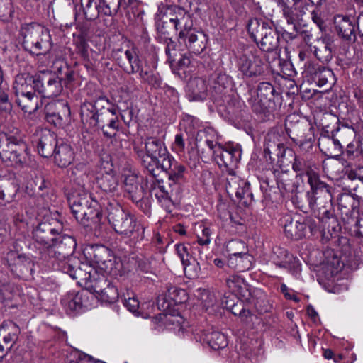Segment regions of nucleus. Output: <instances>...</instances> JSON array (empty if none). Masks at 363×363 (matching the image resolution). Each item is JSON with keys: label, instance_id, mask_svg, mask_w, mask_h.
I'll use <instances>...</instances> for the list:
<instances>
[{"label": "nucleus", "instance_id": "nucleus-1", "mask_svg": "<svg viewBox=\"0 0 363 363\" xmlns=\"http://www.w3.org/2000/svg\"><path fill=\"white\" fill-rule=\"evenodd\" d=\"M197 143H203L213 151V155L218 166L227 169L226 191L229 195H235L240 201L246 203L252 199L250 183L238 176L234 168L237 167L241 158V149L238 145L228 143L223 145L217 142V136L212 129H203L197 132Z\"/></svg>", "mask_w": 363, "mask_h": 363}, {"label": "nucleus", "instance_id": "nucleus-2", "mask_svg": "<svg viewBox=\"0 0 363 363\" xmlns=\"http://www.w3.org/2000/svg\"><path fill=\"white\" fill-rule=\"evenodd\" d=\"M133 149L140 160L143 167L154 177L157 176L162 160L172 156L164 143L155 137L145 139L144 148L142 143L139 144L134 142Z\"/></svg>", "mask_w": 363, "mask_h": 363}, {"label": "nucleus", "instance_id": "nucleus-3", "mask_svg": "<svg viewBox=\"0 0 363 363\" xmlns=\"http://www.w3.org/2000/svg\"><path fill=\"white\" fill-rule=\"evenodd\" d=\"M0 159L6 165L24 167L32 165L26 143L19 135L0 133Z\"/></svg>", "mask_w": 363, "mask_h": 363}, {"label": "nucleus", "instance_id": "nucleus-4", "mask_svg": "<svg viewBox=\"0 0 363 363\" xmlns=\"http://www.w3.org/2000/svg\"><path fill=\"white\" fill-rule=\"evenodd\" d=\"M22 45L30 53L40 55L47 54L52 48L50 30L45 26L32 22L21 26Z\"/></svg>", "mask_w": 363, "mask_h": 363}, {"label": "nucleus", "instance_id": "nucleus-5", "mask_svg": "<svg viewBox=\"0 0 363 363\" xmlns=\"http://www.w3.org/2000/svg\"><path fill=\"white\" fill-rule=\"evenodd\" d=\"M68 201L72 213L78 222L86 225L89 220L94 223L100 221L102 213L99 203L88 192L83 191L82 194H72Z\"/></svg>", "mask_w": 363, "mask_h": 363}, {"label": "nucleus", "instance_id": "nucleus-6", "mask_svg": "<svg viewBox=\"0 0 363 363\" xmlns=\"http://www.w3.org/2000/svg\"><path fill=\"white\" fill-rule=\"evenodd\" d=\"M116 107L107 97L103 94L96 96L91 101L84 102L81 106V119L83 123L95 127L99 121H104V116L110 115L116 111Z\"/></svg>", "mask_w": 363, "mask_h": 363}, {"label": "nucleus", "instance_id": "nucleus-7", "mask_svg": "<svg viewBox=\"0 0 363 363\" xmlns=\"http://www.w3.org/2000/svg\"><path fill=\"white\" fill-rule=\"evenodd\" d=\"M107 218L116 233L125 238H135V234L139 230V225L130 213L117 206L109 210Z\"/></svg>", "mask_w": 363, "mask_h": 363}, {"label": "nucleus", "instance_id": "nucleus-8", "mask_svg": "<svg viewBox=\"0 0 363 363\" xmlns=\"http://www.w3.org/2000/svg\"><path fill=\"white\" fill-rule=\"evenodd\" d=\"M95 303L94 294L86 290L79 292L69 291L61 299V304L69 315H74L91 309L94 306Z\"/></svg>", "mask_w": 363, "mask_h": 363}, {"label": "nucleus", "instance_id": "nucleus-9", "mask_svg": "<svg viewBox=\"0 0 363 363\" xmlns=\"http://www.w3.org/2000/svg\"><path fill=\"white\" fill-rule=\"evenodd\" d=\"M98 5L93 6V0H88L83 8L84 17L88 21L94 20L99 13L113 16L120 8L125 9L134 0H99Z\"/></svg>", "mask_w": 363, "mask_h": 363}, {"label": "nucleus", "instance_id": "nucleus-10", "mask_svg": "<svg viewBox=\"0 0 363 363\" xmlns=\"http://www.w3.org/2000/svg\"><path fill=\"white\" fill-rule=\"evenodd\" d=\"M149 191L151 196L155 197L162 208L167 212L172 211L174 201H178L181 197L182 188L175 186V188L169 187L170 191L166 189L162 180L152 179L149 182Z\"/></svg>", "mask_w": 363, "mask_h": 363}, {"label": "nucleus", "instance_id": "nucleus-11", "mask_svg": "<svg viewBox=\"0 0 363 363\" xmlns=\"http://www.w3.org/2000/svg\"><path fill=\"white\" fill-rule=\"evenodd\" d=\"M303 74L314 81L319 87L328 86L331 88L336 81L331 69L313 61L305 63Z\"/></svg>", "mask_w": 363, "mask_h": 363}, {"label": "nucleus", "instance_id": "nucleus-12", "mask_svg": "<svg viewBox=\"0 0 363 363\" xmlns=\"http://www.w3.org/2000/svg\"><path fill=\"white\" fill-rule=\"evenodd\" d=\"M35 90L44 98L57 96L62 90L61 80L52 72H41L37 74Z\"/></svg>", "mask_w": 363, "mask_h": 363}, {"label": "nucleus", "instance_id": "nucleus-13", "mask_svg": "<svg viewBox=\"0 0 363 363\" xmlns=\"http://www.w3.org/2000/svg\"><path fill=\"white\" fill-rule=\"evenodd\" d=\"M77 246L75 239L67 235H60L53 240L47 252L49 257L52 259L57 258L68 257L72 255Z\"/></svg>", "mask_w": 363, "mask_h": 363}, {"label": "nucleus", "instance_id": "nucleus-14", "mask_svg": "<svg viewBox=\"0 0 363 363\" xmlns=\"http://www.w3.org/2000/svg\"><path fill=\"white\" fill-rule=\"evenodd\" d=\"M179 41L191 53L199 55L206 49L208 38L204 33L191 27L185 31H179Z\"/></svg>", "mask_w": 363, "mask_h": 363}, {"label": "nucleus", "instance_id": "nucleus-15", "mask_svg": "<svg viewBox=\"0 0 363 363\" xmlns=\"http://www.w3.org/2000/svg\"><path fill=\"white\" fill-rule=\"evenodd\" d=\"M275 89L269 82H261L259 84L257 93V98L250 99L249 104L254 111L257 113L264 112L272 107L274 104Z\"/></svg>", "mask_w": 363, "mask_h": 363}, {"label": "nucleus", "instance_id": "nucleus-16", "mask_svg": "<svg viewBox=\"0 0 363 363\" xmlns=\"http://www.w3.org/2000/svg\"><path fill=\"white\" fill-rule=\"evenodd\" d=\"M238 69L247 77L261 75L264 72V63L262 59L252 53H243L238 57Z\"/></svg>", "mask_w": 363, "mask_h": 363}, {"label": "nucleus", "instance_id": "nucleus-17", "mask_svg": "<svg viewBox=\"0 0 363 363\" xmlns=\"http://www.w3.org/2000/svg\"><path fill=\"white\" fill-rule=\"evenodd\" d=\"M165 172L168 174L169 187L175 188V186H181V183L184 179L186 167L179 163L175 159L171 156L167 160H163L160 169Z\"/></svg>", "mask_w": 363, "mask_h": 363}, {"label": "nucleus", "instance_id": "nucleus-18", "mask_svg": "<svg viewBox=\"0 0 363 363\" xmlns=\"http://www.w3.org/2000/svg\"><path fill=\"white\" fill-rule=\"evenodd\" d=\"M270 260L279 268H294V273L296 274H299L301 272V266L298 259L283 247H274L272 253L270 255Z\"/></svg>", "mask_w": 363, "mask_h": 363}, {"label": "nucleus", "instance_id": "nucleus-19", "mask_svg": "<svg viewBox=\"0 0 363 363\" xmlns=\"http://www.w3.org/2000/svg\"><path fill=\"white\" fill-rule=\"evenodd\" d=\"M165 16L176 30L185 31L193 27V21L190 14L180 6L168 7Z\"/></svg>", "mask_w": 363, "mask_h": 363}, {"label": "nucleus", "instance_id": "nucleus-20", "mask_svg": "<svg viewBox=\"0 0 363 363\" xmlns=\"http://www.w3.org/2000/svg\"><path fill=\"white\" fill-rule=\"evenodd\" d=\"M280 222L286 237L298 240L306 236V224L303 223V218L298 216L293 218L291 215H285Z\"/></svg>", "mask_w": 363, "mask_h": 363}, {"label": "nucleus", "instance_id": "nucleus-21", "mask_svg": "<svg viewBox=\"0 0 363 363\" xmlns=\"http://www.w3.org/2000/svg\"><path fill=\"white\" fill-rule=\"evenodd\" d=\"M118 108L116 111L110 113V115L104 116L105 117L104 121H99V126L101 130L103 135L111 139V143L116 145V149L121 147V143L117 138V131L119 129V120L117 114Z\"/></svg>", "mask_w": 363, "mask_h": 363}, {"label": "nucleus", "instance_id": "nucleus-22", "mask_svg": "<svg viewBox=\"0 0 363 363\" xmlns=\"http://www.w3.org/2000/svg\"><path fill=\"white\" fill-rule=\"evenodd\" d=\"M335 28L338 35L349 43L356 41V22L348 16L338 15L335 16Z\"/></svg>", "mask_w": 363, "mask_h": 363}, {"label": "nucleus", "instance_id": "nucleus-23", "mask_svg": "<svg viewBox=\"0 0 363 363\" xmlns=\"http://www.w3.org/2000/svg\"><path fill=\"white\" fill-rule=\"evenodd\" d=\"M360 154L359 145L355 147L352 143L347 144V148L345 155L347 160L342 162V164L348 172V177L350 179H358L363 182V167H357L356 164L352 162Z\"/></svg>", "mask_w": 363, "mask_h": 363}, {"label": "nucleus", "instance_id": "nucleus-24", "mask_svg": "<svg viewBox=\"0 0 363 363\" xmlns=\"http://www.w3.org/2000/svg\"><path fill=\"white\" fill-rule=\"evenodd\" d=\"M96 184L101 191L114 196L118 194V179L114 170L111 172H96Z\"/></svg>", "mask_w": 363, "mask_h": 363}, {"label": "nucleus", "instance_id": "nucleus-25", "mask_svg": "<svg viewBox=\"0 0 363 363\" xmlns=\"http://www.w3.org/2000/svg\"><path fill=\"white\" fill-rule=\"evenodd\" d=\"M59 145L56 135L50 130H41L37 143V150L43 157H52L55 151V147Z\"/></svg>", "mask_w": 363, "mask_h": 363}, {"label": "nucleus", "instance_id": "nucleus-26", "mask_svg": "<svg viewBox=\"0 0 363 363\" xmlns=\"http://www.w3.org/2000/svg\"><path fill=\"white\" fill-rule=\"evenodd\" d=\"M225 281L230 291L238 298L246 301L250 298L251 293L248 289L249 286L241 275L230 274Z\"/></svg>", "mask_w": 363, "mask_h": 363}, {"label": "nucleus", "instance_id": "nucleus-27", "mask_svg": "<svg viewBox=\"0 0 363 363\" xmlns=\"http://www.w3.org/2000/svg\"><path fill=\"white\" fill-rule=\"evenodd\" d=\"M59 231L54 228L49 223H40L33 231L35 240L46 247L51 244Z\"/></svg>", "mask_w": 363, "mask_h": 363}, {"label": "nucleus", "instance_id": "nucleus-28", "mask_svg": "<svg viewBox=\"0 0 363 363\" xmlns=\"http://www.w3.org/2000/svg\"><path fill=\"white\" fill-rule=\"evenodd\" d=\"M276 178L278 189L281 194L285 195L289 193H295L297 191L298 185L293 181V175L289 170L276 169L274 172Z\"/></svg>", "mask_w": 363, "mask_h": 363}, {"label": "nucleus", "instance_id": "nucleus-29", "mask_svg": "<svg viewBox=\"0 0 363 363\" xmlns=\"http://www.w3.org/2000/svg\"><path fill=\"white\" fill-rule=\"evenodd\" d=\"M277 137V135L274 133L268 134L264 145L265 156H269V159L273 160L274 159L272 158V155L277 156L279 160L285 157L287 151H291L284 143L277 141L276 138Z\"/></svg>", "mask_w": 363, "mask_h": 363}, {"label": "nucleus", "instance_id": "nucleus-30", "mask_svg": "<svg viewBox=\"0 0 363 363\" xmlns=\"http://www.w3.org/2000/svg\"><path fill=\"white\" fill-rule=\"evenodd\" d=\"M165 299L168 302V306H172L173 313L178 314L179 308L188 299L189 296L186 290L176 286H169L165 294Z\"/></svg>", "mask_w": 363, "mask_h": 363}, {"label": "nucleus", "instance_id": "nucleus-31", "mask_svg": "<svg viewBox=\"0 0 363 363\" xmlns=\"http://www.w3.org/2000/svg\"><path fill=\"white\" fill-rule=\"evenodd\" d=\"M123 188L133 202L140 201L144 196L143 186L135 174H124Z\"/></svg>", "mask_w": 363, "mask_h": 363}, {"label": "nucleus", "instance_id": "nucleus-32", "mask_svg": "<svg viewBox=\"0 0 363 363\" xmlns=\"http://www.w3.org/2000/svg\"><path fill=\"white\" fill-rule=\"evenodd\" d=\"M55 148L52 156L54 157V162L59 167H67L72 163L74 159V153L69 144L61 143Z\"/></svg>", "mask_w": 363, "mask_h": 363}, {"label": "nucleus", "instance_id": "nucleus-33", "mask_svg": "<svg viewBox=\"0 0 363 363\" xmlns=\"http://www.w3.org/2000/svg\"><path fill=\"white\" fill-rule=\"evenodd\" d=\"M36 80L37 74L35 76H30L28 74H18L13 84L16 96L36 91Z\"/></svg>", "mask_w": 363, "mask_h": 363}, {"label": "nucleus", "instance_id": "nucleus-34", "mask_svg": "<svg viewBox=\"0 0 363 363\" xmlns=\"http://www.w3.org/2000/svg\"><path fill=\"white\" fill-rule=\"evenodd\" d=\"M292 169L297 173V177L307 176L308 182L318 176L315 170V165L303 157L296 156L294 157Z\"/></svg>", "mask_w": 363, "mask_h": 363}, {"label": "nucleus", "instance_id": "nucleus-35", "mask_svg": "<svg viewBox=\"0 0 363 363\" xmlns=\"http://www.w3.org/2000/svg\"><path fill=\"white\" fill-rule=\"evenodd\" d=\"M272 28V23L262 18H252L247 23L248 33L255 43Z\"/></svg>", "mask_w": 363, "mask_h": 363}, {"label": "nucleus", "instance_id": "nucleus-36", "mask_svg": "<svg viewBox=\"0 0 363 363\" xmlns=\"http://www.w3.org/2000/svg\"><path fill=\"white\" fill-rule=\"evenodd\" d=\"M16 101L19 107L25 113H32L35 112L42 105V101L34 92L17 95Z\"/></svg>", "mask_w": 363, "mask_h": 363}, {"label": "nucleus", "instance_id": "nucleus-37", "mask_svg": "<svg viewBox=\"0 0 363 363\" xmlns=\"http://www.w3.org/2000/svg\"><path fill=\"white\" fill-rule=\"evenodd\" d=\"M320 150L330 157L340 155L342 152V144L338 138L333 137H323L318 140Z\"/></svg>", "mask_w": 363, "mask_h": 363}, {"label": "nucleus", "instance_id": "nucleus-38", "mask_svg": "<svg viewBox=\"0 0 363 363\" xmlns=\"http://www.w3.org/2000/svg\"><path fill=\"white\" fill-rule=\"evenodd\" d=\"M97 270L87 263H80L77 265L74 271L70 274L73 279H79L84 281L89 286V284L96 275Z\"/></svg>", "mask_w": 363, "mask_h": 363}, {"label": "nucleus", "instance_id": "nucleus-39", "mask_svg": "<svg viewBox=\"0 0 363 363\" xmlns=\"http://www.w3.org/2000/svg\"><path fill=\"white\" fill-rule=\"evenodd\" d=\"M90 250L89 254L94 262L101 268H107L108 264L111 262V250L102 245H93Z\"/></svg>", "mask_w": 363, "mask_h": 363}, {"label": "nucleus", "instance_id": "nucleus-40", "mask_svg": "<svg viewBox=\"0 0 363 363\" xmlns=\"http://www.w3.org/2000/svg\"><path fill=\"white\" fill-rule=\"evenodd\" d=\"M256 44L264 52H272L279 48V35L273 27Z\"/></svg>", "mask_w": 363, "mask_h": 363}, {"label": "nucleus", "instance_id": "nucleus-41", "mask_svg": "<svg viewBox=\"0 0 363 363\" xmlns=\"http://www.w3.org/2000/svg\"><path fill=\"white\" fill-rule=\"evenodd\" d=\"M332 194H324L322 197H310L307 199L311 208L318 211V215L321 216V213H330L329 211L333 210Z\"/></svg>", "mask_w": 363, "mask_h": 363}, {"label": "nucleus", "instance_id": "nucleus-42", "mask_svg": "<svg viewBox=\"0 0 363 363\" xmlns=\"http://www.w3.org/2000/svg\"><path fill=\"white\" fill-rule=\"evenodd\" d=\"M188 88L194 100H203L207 96L208 83L203 77L191 79L188 83Z\"/></svg>", "mask_w": 363, "mask_h": 363}, {"label": "nucleus", "instance_id": "nucleus-43", "mask_svg": "<svg viewBox=\"0 0 363 363\" xmlns=\"http://www.w3.org/2000/svg\"><path fill=\"white\" fill-rule=\"evenodd\" d=\"M311 50L320 61L328 62L332 59L330 44L325 38H318Z\"/></svg>", "mask_w": 363, "mask_h": 363}, {"label": "nucleus", "instance_id": "nucleus-44", "mask_svg": "<svg viewBox=\"0 0 363 363\" xmlns=\"http://www.w3.org/2000/svg\"><path fill=\"white\" fill-rule=\"evenodd\" d=\"M311 190L306 193V198L322 197L324 194H332V187L320 179L319 175L308 182Z\"/></svg>", "mask_w": 363, "mask_h": 363}, {"label": "nucleus", "instance_id": "nucleus-45", "mask_svg": "<svg viewBox=\"0 0 363 363\" xmlns=\"http://www.w3.org/2000/svg\"><path fill=\"white\" fill-rule=\"evenodd\" d=\"M252 257L247 253H242L236 257H230L228 259V266L239 272H245L252 266Z\"/></svg>", "mask_w": 363, "mask_h": 363}, {"label": "nucleus", "instance_id": "nucleus-46", "mask_svg": "<svg viewBox=\"0 0 363 363\" xmlns=\"http://www.w3.org/2000/svg\"><path fill=\"white\" fill-rule=\"evenodd\" d=\"M51 262L55 269L61 271L69 276L77 265L79 264V260L73 255H69L68 257L52 259Z\"/></svg>", "mask_w": 363, "mask_h": 363}, {"label": "nucleus", "instance_id": "nucleus-47", "mask_svg": "<svg viewBox=\"0 0 363 363\" xmlns=\"http://www.w3.org/2000/svg\"><path fill=\"white\" fill-rule=\"evenodd\" d=\"M124 54L129 64L128 66L123 67L124 72L129 74L138 73L143 63L140 59L136 50L134 48L128 49L125 51Z\"/></svg>", "mask_w": 363, "mask_h": 363}, {"label": "nucleus", "instance_id": "nucleus-48", "mask_svg": "<svg viewBox=\"0 0 363 363\" xmlns=\"http://www.w3.org/2000/svg\"><path fill=\"white\" fill-rule=\"evenodd\" d=\"M309 6V4H306L305 6L306 9H308ZM282 12L287 23L291 25L294 28L298 26L297 23L299 21L300 16L305 13L304 7L300 9L296 7L289 6L286 4H282Z\"/></svg>", "mask_w": 363, "mask_h": 363}, {"label": "nucleus", "instance_id": "nucleus-49", "mask_svg": "<svg viewBox=\"0 0 363 363\" xmlns=\"http://www.w3.org/2000/svg\"><path fill=\"white\" fill-rule=\"evenodd\" d=\"M203 341L214 350L223 349L228 345V340L225 335L218 331H213L205 335Z\"/></svg>", "mask_w": 363, "mask_h": 363}, {"label": "nucleus", "instance_id": "nucleus-50", "mask_svg": "<svg viewBox=\"0 0 363 363\" xmlns=\"http://www.w3.org/2000/svg\"><path fill=\"white\" fill-rule=\"evenodd\" d=\"M330 213H321V216H318L320 220L323 231L325 233H330L333 235V233H336L340 230V225L337 218L333 214V210L329 211Z\"/></svg>", "mask_w": 363, "mask_h": 363}, {"label": "nucleus", "instance_id": "nucleus-51", "mask_svg": "<svg viewBox=\"0 0 363 363\" xmlns=\"http://www.w3.org/2000/svg\"><path fill=\"white\" fill-rule=\"evenodd\" d=\"M226 251L228 252V257H236L242 253L247 252L245 243L240 240H231L225 245Z\"/></svg>", "mask_w": 363, "mask_h": 363}, {"label": "nucleus", "instance_id": "nucleus-52", "mask_svg": "<svg viewBox=\"0 0 363 363\" xmlns=\"http://www.w3.org/2000/svg\"><path fill=\"white\" fill-rule=\"evenodd\" d=\"M110 282L104 274L97 272L89 287L93 290L94 293L99 296L106 289V287L110 285Z\"/></svg>", "mask_w": 363, "mask_h": 363}, {"label": "nucleus", "instance_id": "nucleus-53", "mask_svg": "<svg viewBox=\"0 0 363 363\" xmlns=\"http://www.w3.org/2000/svg\"><path fill=\"white\" fill-rule=\"evenodd\" d=\"M63 108L64 113L62 115H70V108L67 102L63 101H53L48 102L45 106V118L52 113Z\"/></svg>", "mask_w": 363, "mask_h": 363}, {"label": "nucleus", "instance_id": "nucleus-54", "mask_svg": "<svg viewBox=\"0 0 363 363\" xmlns=\"http://www.w3.org/2000/svg\"><path fill=\"white\" fill-rule=\"evenodd\" d=\"M182 265L185 275L189 279H195L199 276L201 272L200 264L194 257L191 258L189 262H186Z\"/></svg>", "mask_w": 363, "mask_h": 363}, {"label": "nucleus", "instance_id": "nucleus-55", "mask_svg": "<svg viewBox=\"0 0 363 363\" xmlns=\"http://www.w3.org/2000/svg\"><path fill=\"white\" fill-rule=\"evenodd\" d=\"M100 299L106 303H114L119 298V294L116 286L110 282V285L99 296Z\"/></svg>", "mask_w": 363, "mask_h": 363}, {"label": "nucleus", "instance_id": "nucleus-56", "mask_svg": "<svg viewBox=\"0 0 363 363\" xmlns=\"http://www.w3.org/2000/svg\"><path fill=\"white\" fill-rule=\"evenodd\" d=\"M339 206L342 210L346 209L345 213L347 214L355 210L358 207V202L350 195H342L339 199Z\"/></svg>", "mask_w": 363, "mask_h": 363}, {"label": "nucleus", "instance_id": "nucleus-57", "mask_svg": "<svg viewBox=\"0 0 363 363\" xmlns=\"http://www.w3.org/2000/svg\"><path fill=\"white\" fill-rule=\"evenodd\" d=\"M13 13L11 0H0V21H9Z\"/></svg>", "mask_w": 363, "mask_h": 363}, {"label": "nucleus", "instance_id": "nucleus-58", "mask_svg": "<svg viewBox=\"0 0 363 363\" xmlns=\"http://www.w3.org/2000/svg\"><path fill=\"white\" fill-rule=\"evenodd\" d=\"M199 229L201 232L197 233V241L201 245H206L211 242V236L212 230L209 227L204 225H200Z\"/></svg>", "mask_w": 363, "mask_h": 363}, {"label": "nucleus", "instance_id": "nucleus-59", "mask_svg": "<svg viewBox=\"0 0 363 363\" xmlns=\"http://www.w3.org/2000/svg\"><path fill=\"white\" fill-rule=\"evenodd\" d=\"M138 73H139V77L142 82H147L152 85L158 84L157 77L153 74L151 69H145L143 65L139 71H138Z\"/></svg>", "mask_w": 363, "mask_h": 363}, {"label": "nucleus", "instance_id": "nucleus-60", "mask_svg": "<svg viewBox=\"0 0 363 363\" xmlns=\"http://www.w3.org/2000/svg\"><path fill=\"white\" fill-rule=\"evenodd\" d=\"M201 124V122L198 118L191 115H186L183 118V125L186 130L191 133H193L195 130L199 128Z\"/></svg>", "mask_w": 363, "mask_h": 363}, {"label": "nucleus", "instance_id": "nucleus-61", "mask_svg": "<svg viewBox=\"0 0 363 363\" xmlns=\"http://www.w3.org/2000/svg\"><path fill=\"white\" fill-rule=\"evenodd\" d=\"M113 171L111 157L108 153H103L97 165V172Z\"/></svg>", "mask_w": 363, "mask_h": 363}, {"label": "nucleus", "instance_id": "nucleus-62", "mask_svg": "<svg viewBox=\"0 0 363 363\" xmlns=\"http://www.w3.org/2000/svg\"><path fill=\"white\" fill-rule=\"evenodd\" d=\"M10 325L12 328V331L9 332L3 337V341L6 345H8V349H11L13 345L18 340V334L19 333V329L15 323H10Z\"/></svg>", "mask_w": 363, "mask_h": 363}, {"label": "nucleus", "instance_id": "nucleus-63", "mask_svg": "<svg viewBox=\"0 0 363 363\" xmlns=\"http://www.w3.org/2000/svg\"><path fill=\"white\" fill-rule=\"evenodd\" d=\"M213 81L215 83V86H213L215 89V94H222L226 88V85L228 84L229 80L228 76L223 74H217L213 79Z\"/></svg>", "mask_w": 363, "mask_h": 363}, {"label": "nucleus", "instance_id": "nucleus-64", "mask_svg": "<svg viewBox=\"0 0 363 363\" xmlns=\"http://www.w3.org/2000/svg\"><path fill=\"white\" fill-rule=\"evenodd\" d=\"M89 45L84 38L79 37L76 40L77 52L84 60L88 59L89 57Z\"/></svg>", "mask_w": 363, "mask_h": 363}]
</instances>
